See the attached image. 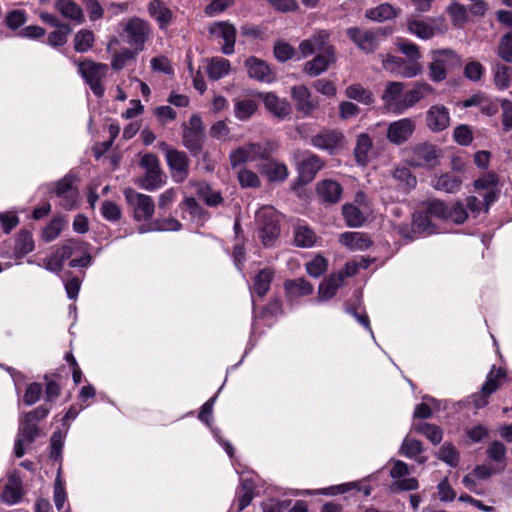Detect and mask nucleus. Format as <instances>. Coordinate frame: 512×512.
Returning a JSON list of instances; mask_svg holds the SVG:
<instances>
[{
	"label": "nucleus",
	"mask_w": 512,
	"mask_h": 512,
	"mask_svg": "<svg viewBox=\"0 0 512 512\" xmlns=\"http://www.w3.org/2000/svg\"><path fill=\"white\" fill-rule=\"evenodd\" d=\"M182 227V224L175 218H165V219H157L155 220L150 229H145L144 227L139 228L140 233H145L147 231H178Z\"/></svg>",
	"instance_id": "nucleus-48"
},
{
	"label": "nucleus",
	"mask_w": 512,
	"mask_h": 512,
	"mask_svg": "<svg viewBox=\"0 0 512 512\" xmlns=\"http://www.w3.org/2000/svg\"><path fill=\"white\" fill-rule=\"evenodd\" d=\"M62 217H54L42 230V239L45 242H51L56 239L64 228Z\"/></svg>",
	"instance_id": "nucleus-49"
},
{
	"label": "nucleus",
	"mask_w": 512,
	"mask_h": 512,
	"mask_svg": "<svg viewBox=\"0 0 512 512\" xmlns=\"http://www.w3.org/2000/svg\"><path fill=\"white\" fill-rule=\"evenodd\" d=\"M426 122L433 132L445 130L450 124L449 110L443 105L431 106L427 111Z\"/></svg>",
	"instance_id": "nucleus-22"
},
{
	"label": "nucleus",
	"mask_w": 512,
	"mask_h": 512,
	"mask_svg": "<svg viewBox=\"0 0 512 512\" xmlns=\"http://www.w3.org/2000/svg\"><path fill=\"white\" fill-rule=\"evenodd\" d=\"M305 266L310 276L319 277L327 270L328 262L326 258L318 254L311 261L307 262Z\"/></svg>",
	"instance_id": "nucleus-57"
},
{
	"label": "nucleus",
	"mask_w": 512,
	"mask_h": 512,
	"mask_svg": "<svg viewBox=\"0 0 512 512\" xmlns=\"http://www.w3.org/2000/svg\"><path fill=\"white\" fill-rule=\"evenodd\" d=\"M277 149L274 141L266 140L261 143L249 142L232 150L229 160L232 168H236L246 162L268 159Z\"/></svg>",
	"instance_id": "nucleus-1"
},
{
	"label": "nucleus",
	"mask_w": 512,
	"mask_h": 512,
	"mask_svg": "<svg viewBox=\"0 0 512 512\" xmlns=\"http://www.w3.org/2000/svg\"><path fill=\"white\" fill-rule=\"evenodd\" d=\"M493 81L497 89L504 91L511 86L512 68L502 63H496L493 68Z\"/></svg>",
	"instance_id": "nucleus-36"
},
{
	"label": "nucleus",
	"mask_w": 512,
	"mask_h": 512,
	"mask_svg": "<svg viewBox=\"0 0 512 512\" xmlns=\"http://www.w3.org/2000/svg\"><path fill=\"white\" fill-rule=\"evenodd\" d=\"M274 275V270L270 268L261 269L253 278L252 292L260 298L264 297L270 289Z\"/></svg>",
	"instance_id": "nucleus-32"
},
{
	"label": "nucleus",
	"mask_w": 512,
	"mask_h": 512,
	"mask_svg": "<svg viewBox=\"0 0 512 512\" xmlns=\"http://www.w3.org/2000/svg\"><path fill=\"white\" fill-rule=\"evenodd\" d=\"M412 165L417 167H435L438 164L439 152L435 145L420 143L413 148Z\"/></svg>",
	"instance_id": "nucleus-18"
},
{
	"label": "nucleus",
	"mask_w": 512,
	"mask_h": 512,
	"mask_svg": "<svg viewBox=\"0 0 512 512\" xmlns=\"http://www.w3.org/2000/svg\"><path fill=\"white\" fill-rule=\"evenodd\" d=\"M265 160L266 162L261 163L258 169L269 182H283L287 179L289 172L285 164L272 160L270 157Z\"/></svg>",
	"instance_id": "nucleus-25"
},
{
	"label": "nucleus",
	"mask_w": 512,
	"mask_h": 512,
	"mask_svg": "<svg viewBox=\"0 0 512 512\" xmlns=\"http://www.w3.org/2000/svg\"><path fill=\"white\" fill-rule=\"evenodd\" d=\"M460 65V59L450 49L433 52L432 61L429 64V77L435 82L443 81L447 72Z\"/></svg>",
	"instance_id": "nucleus-7"
},
{
	"label": "nucleus",
	"mask_w": 512,
	"mask_h": 512,
	"mask_svg": "<svg viewBox=\"0 0 512 512\" xmlns=\"http://www.w3.org/2000/svg\"><path fill=\"white\" fill-rule=\"evenodd\" d=\"M413 429L419 433L424 435L427 439H429L434 445L439 444L442 441L443 433L439 426L420 422L413 426Z\"/></svg>",
	"instance_id": "nucleus-44"
},
{
	"label": "nucleus",
	"mask_w": 512,
	"mask_h": 512,
	"mask_svg": "<svg viewBox=\"0 0 512 512\" xmlns=\"http://www.w3.org/2000/svg\"><path fill=\"white\" fill-rule=\"evenodd\" d=\"M123 30L127 37V43L139 52L144 50L145 43L150 39L152 33L150 24L139 17L130 18Z\"/></svg>",
	"instance_id": "nucleus-10"
},
{
	"label": "nucleus",
	"mask_w": 512,
	"mask_h": 512,
	"mask_svg": "<svg viewBox=\"0 0 512 512\" xmlns=\"http://www.w3.org/2000/svg\"><path fill=\"white\" fill-rule=\"evenodd\" d=\"M344 135L338 130H323L312 136L311 144L320 150L328 151L333 154L343 145Z\"/></svg>",
	"instance_id": "nucleus-14"
},
{
	"label": "nucleus",
	"mask_w": 512,
	"mask_h": 512,
	"mask_svg": "<svg viewBox=\"0 0 512 512\" xmlns=\"http://www.w3.org/2000/svg\"><path fill=\"white\" fill-rule=\"evenodd\" d=\"M291 97L296 103L297 111L305 117L312 115L318 108V100L312 97L310 90L305 85L292 87Z\"/></svg>",
	"instance_id": "nucleus-15"
},
{
	"label": "nucleus",
	"mask_w": 512,
	"mask_h": 512,
	"mask_svg": "<svg viewBox=\"0 0 512 512\" xmlns=\"http://www.w3.org/2000/svg\"><path fill=\"white\" fill-rule=\"evenodd\" d=\"M94 41L95 35L93 31L89 29H82L74 36V49L79 53H85L93 47Z\"/></svg>",
	"instance_id": "nucleus-45"
},
{
	"label": "nucleus",
	"mask_w": 512,
	"mask_h": 512,
	"mask_svg": "<svg viewBox=\"0 0 512 512\" xmlns=\"http://www.w3.org/2000/svg\"><path fill=\"white\" fill-rule=\"evenodd\" d=\"M102 216L111 222L118 221L122 216L120 207L112 201H104L101 206Z\"/></svg>",
	"instance_id": "nucleus-63"
},
{
	"label": "nucleus",
	"mask_w": 512,
	"mask_h": 512,
	"mask_svg": "<svg viewBox=\"0 0 512 512\" xmlns=\"http://www.w3.org/2000/svg\"><path fill=\"white\" fill-rule=\"evenodd\" d=\"M244 66L247 70L248 76L260 82L270 83L275 79V74L269 65L255 57L250 56L245 60Z\"/></svg>",
	"instance_id": "nucleus-17"
},
{
	"label": "nucleus",
	"mask_w": 512,
	"mask_h": 512,
	"mask_svg": "<svg viewBox=\"0 0 512 512\" xmlns=\"http://www.w3.org/2000/svg\"><path fill=\"white\" fill-rule=\"evenodd\" d=\"M284 289L289 297L306 296L313 292V286L304 278L286 280Z\"/></svg>",
	"instance_id": "nucleus-38"
},
{
	"label": "nucleus",
	"mask_w": 512,
	"mask_h": 512,
	"mask_svg": "<svg viewBox=\"0 0 512 512\" xmlns=\"http://www.w3.org/2000/svg\"><path fill=\"white\" fill-rule=\"evenodd\" d=\"M149 15L154 18L161 29L166 28L173 20L172 10L161 0H153L148 4Z\"/></svg>",
	"instance_id": "nucleus-29"
},
{
	"label": "nucleus",
	"mask_w": 512,
	"mask_h": 512,
	"mask_svg": "<svg viewBox=\"0 0 512 512\" xmlns=\"http://www.w3.org/2000/svg\"><path fill=\"white\" fill-rule=\"evenodd\" d=\"M408 30L421 39H429L434 36V28L423 21H410Z\"/></svg>",
	"instance_id": "nucleus-56"
},
{
	"label": "nucleus",
	"mask_w": 512,
	"mask_h": 512,
	"mask_svg": "<svg viewBox=\"0 0 512 512\" xmlns=\"http://www.w3.org/2000/svg\"><path fill=\"white\" fill-rule=\"evenodd\" d=\"M455 142L461 146H468L473 141V133L468 125H459L453 131Z\"/></svg>",
	"instance_id": "nucleus-61"
},
{
	"label": "nucleus",
	"mask_w": 512,
	"mask_h": 512,
	"mask_svg": "<svg viewBox=\"0 0 512 512\" xmlns=\"http://www.w3.org/2000/svg\"><path fill=\"white\" fill-rule=\"evenodd\" d=\"M55 8L63 17L78 25L85 22L82 8L73 0H57Z\"/></svg>",
	"instance_id": "nucleus-28"
},
{
	"label": "nucleus",
	"mask_w": 512,
	"mask_h": 512,
	"mask_svg": "<svg viewBox=\"0 0 512 512\" xmlns=\"http://www.w3.org/2000/svg\"><path fill=\"white\" fill-rule=\"evenodd\" d=\"M497 54L505 62H512V31L501 38Z\"/></svg>",
	"instance_id": "nucleus-62"
},
{
	"label": "nucleus",
	"mask_w": 512,
	"mask_h": 512,
	"mask_svg": "<svg viewBox=\"0 0 512 512\" xmlns=\"http://www.w3.org/2000/svg\"><path fill=\"white\" fill-rule=\"evenodd\" d=\"M416 129V122L411 118H402L391 122L387 127L386 138L394 145L406 143Z\"/></svg>",
	"instance_id": "nucleus-12"
},
{
	"label": "nucleus",
	"mask_w": 512,
	"mask_h": 512,
	"mask_svg": "<svg viewBox=\"0 0 512 512\" xmlns=\"http://www.w3.org/2000/svg\"><path fill=\"white\" fill-rule=\"evenodd\" d=\"M22 497L21 487L17 483H11L5 486L2 492V500L8 504H15Z\"/></svg>",
	"instance_id": "nucleus-64"
},
{
	"label": "nucleus",
	"mask_w": 512,
	"mask_h": 512,
	"mask_svg": "<svg viewBox=\"0 0 512 512\" xmlns=\"http://www.w3.org/2000/svg\"><path fill=\"white\" fill-rule=\"evenodd\" d=\"M346 34L350 40L366 54L374 53L378 49L381 40L385 37V33L382 29L369 30L359 27L348 28Z\"/></svg>",
	"instance_id": "nucleus-9"
},
{
	"label": "nucleus",
	"mask_w": 512,
	"mask_h": 512,
	"mask_svg": "<svg viewBox=\"0 0 512 512\" xmlns=\"http://www.w3.org/2000/svg\"><path fill=\"white\" fill-rule=\"evenodd\" d=\"M257 102L250 97L237 98L234 101V115L240 121L250 119L257 111Z\"/></svg>",
	"instance_id": "nucleus-33"
},
{
	"label": "nucleus",
	"mask_w": 512,
	"mask_h": 512,
	"mask_svg": "<svg viewBox=\"0 0 512 512\" xmlns=\"http://www.w3.org/2000/svg\"><path fill=\"white\" fill-rule=\"evenodd\" d=\"M373 149V139L368 133H360L356 137L353 150L355 161L360 166H366L370 160Z\"/></svg>",
	"instance_id": "nucleus-26"
},
{
	"label": "nucleus",
	"mask_w": 512,
	"mask_h": 512,
	"mask_svg": "<svg viewBox=\"0 0 512 512\" xmlns=\"http://www.w3.org/2000/svg\"><path fill=\"white\" fill-rule=\"evenodd\" d=\"M76 252H82L80 258H74L70 261L71 267H86L91 262V256L87 252V245L81 241L68 240L55 252V255L64 263L66 259H69Z\"/></svg>",
	"instance_id": "nucleus-11"
},
{
	"label": "nucleus",
	"mask_w": 512,
	"mask_h": 512,
	"mask_svg": "<svg viewBox=\"0 0 512 512\" xmlns=\"http://www.w3.org/2000/svg\"><path fill=\"white\" fill-rule=\"evenodd\" d=\"M324 165V160L318 155L306 152L298 165L299 175L304 182H311Z\"/></svg>",
	"instance_id": "nucleus-20"
},
{
	"label": "nucleus",
	"mask_w": 512,
	"mask_h": 512,
	"mask_svg": "<svg viewBox=\"0 0 512 512\" xmlns=\"http://www.w3.org/2000/svg\"><path fill=\"white\" fill-rule=\"evenodd\" d=\"M237 178L243 188H258L261 185L258 175L247 168L240 169L238 171Z\"/></svg>",
	"instance_id": "nucleus-55"
},
{
	"label": "nucleus",
	"mask_w": 512,
	"mask_h": 512,
	"mask_svg": "<svg viewBox=\"0 0 512 512\" xmlns=\"http://www.w3.org/2000/svg\"><path fill=\"white\" fill-rule=\"evenodd\" d=\"M197 194L208 206H218L223 201L220 192L212 190L208 185H200Z\"/></svg>",
	"instance_id": "nucleus-54"
},
{
	"label": "nucleus",
	"mask_w": 512,
	"mask_h": 512,
	"mask_svg": "<svg viewBox=\"0 0 512 512\" xmlns=\"http://www.w3.org/2000/svg\"><path fill=\"white\" fill-rule=\"evenodd\" d=\"M35 248L33 235L26 229L20 230L14 239L13 255L16 259H20L31 253Z\"/></svg>",
	"instance_id": "nucleus-30"
},
{
	"label": "nucleus",
	"mask_w": 512,
	"mask_h": 512,
	"mask_svg": "<svg viewBox=\"0 0 512 512\" xmlns=\"http://www.w3.org/2000/svg\"><path fill=\"white\" fill-rule=\"evenodd\" d=\"M403 88L404 86L400 82H389L386 85L382 99L387 108L397 112L406 110V108H402L404 103Z\"/></svg>",
	"instance_id": "nucleus-24"
},
{
	"label": "nucleus",
	"mask_w": 512,
	"mask_h": 512,
	"mask_svg": "<svg viewBox=\"0 0 512 512\" xmlns=\"http://www.w3.org/2000/svg\"><path fill=\"white\" fill-rule=\"evenodd\" d=\"M339 242L352 251H363L372 245L370 237L362 232H345L339 237Z\"/></svg>",
	"instance_id": "nucleus-27"
},
{
	"label": "nucleus",
	"mask_w": 512,
	"mask_h": 512,
	"mask_svg": "<svg viewBox=\"0 0 512 512\" xmlns=\"http://www.w3.org/2000/svg\"><path fill=\"white\" fill-rule=\"evenodd\" d=\"M345 96L349 99L356 100L364 105L374 103L373 93L364 88L361 84H352L345 89Z\"/></svg>",
	"instance_id": "nucleus-41"
},
{
	"label": "nucleus",
	"mask_w": 512,
	"mask_h": 512,
	"mask_svg": "<svg viewBox=\"0 0 512 512\" xmlns=\"http://www.w3.org/2000/svg\"><path fill=\"white\" fill-rule=\"evenodd\" d=\"M139 166L144 170V174L135 180L140 188L155 191L165 184L166 175L156 154L146 153L142 155Z\"/></svg>",
	"instance_id": "nucleus-2"
},
{
	"label": "nucleus",
	"mask_w": 512,
	"mask_h": 512,
	"mask_svg": "<svg viewBox=\"0 0 512 512\" xmlns=\"http://www.w3.org/2000/svg\"><path fill=\"white\" fill-rule=\"evenodd\" d=\"M256 223L263 244L265 246L271 245L280 233L276 210L272 206L261 207L256 212Z\"/></svg>",
	"instance_id": "nucleus-6"
},
{
	"label": "nucleus",
	"mask_w": 512,
	"mask_h": 512,
	"mask_svg": "<svg viewBox=\"0 0 512 512\" xmlns=\"http://www.w3.org/2000/svg\"><path fill=\"white\" fill-rule=\"evenodd\" d=\"M365 15L370 20L382 22L395 17L396 11L392 5L383 3L375 8L367 10Z\"/></svg>",
	"instance_id": "nucleus-47"
},
{
	"label": "nucleus",
	"mask_w": 512,
	"mask_h": 512,
	"mask_svg": "<svg viewBox=\"0 0 512 512\" xmlns=\"http://www.w3.org/2000/svg\"><path fill=\"white\" fill-rule=\"evenodd\" d=\"M258 98L262 100L266 110L279 120H284L290 116L292 108L285 98H279L273 92L258 93Z\"/></svg>",
	"instance_id": "nucleus-13"
},
{
	"label": "nucleus",
	"mask_w": 512,
	"mask_h": 512,
	"mask_svg": "<svg viewBox=\"0 0 512 512\" xmlns=\"http://www.w3.org/2000/svg\"><path fill=\"white\" fill-rule=\"evenodd\" d=\"M423 451L422 443L414 438L406 437L401 445L400 453L408 458H415L420 464H424L427 460L426 457L420 456Z\"/></svg>",
	"instance_id": "nucleus-39"
},
{
	"label": "nucleus",
	"mask_w": 512,
	"mask_h": 512,
	"mask_svg": "<svg viewBox=\"0 0 512 512\" xmlns=\"http://www.w3.org/2000/svg\"><path fill=\"white\" fill-rule=\"evenodd\" d=\"M447 214L446 221H450L458 225L463 224L468 217L464 205L459 201L454 203L452 207H448Z\"/></svg>",
	"instance_id": "nucleus-60"
},
{
	"label": "nucleus",
	"mask_w": 512,
	"mask_h": 512,
	"mask_svg": "<svg viewBox=\"0 0 512 512\" xmlns=\"http://www.w3.org/2000/svg\"><path fill=\"white\" fill-rule=\"evenodd\" d=\"M316 192L322 202L336 204L341 199L343 189L337 181L325 179L317 184Z\"/></svg>",
	"instance_id": "nucleus-23"
},
{
	"label": "nucleus",
	"mask_w": 512,
	"mask_h": 512,
	"mask_svg": "<svg viewBox=\"0 0 512 512\" xmlns=\"http://www.w3.org/2000/svg\"><path fill=\"white\" fill-rule=\"evenodd\" d=\"M209 33L217 38L224 40L221 51L225 55L234 53L236 41V28L229 22H217L209 27Z\"/></svg>",
	"instance_id": "nucleus-16"
},
{
	"label": "nucleus",
	"mask_w": 512,
	"mask_h": 512,
	"mask_svg": "<svg viewBox=\"0 0 512 512\" xmlns=\"http://www.w3.org/2000/svg\"><path fill=\"white\" fill-rule=\"evenodd\" d=\"M462 185V179L454 174L444 173L436 177L432 186L439 191L456 193Z\"/></svg>",
	"instance_id": "nucleus-34"
},
{
	"label": "nucleus",
	"mask_w": 512,
	"mask_h": 512,
	"mask_svg": "<svg viewBox=\"0 0 512 512\" xmlns=\"http://www.w3.org/2000/svg\"><path fill=\"white\" fill-rule=\"evenodd\" d=\"M206 71L209 79L219 80L229 73L230 62L223 57H214L208 61Z\"/></svg>",
	"instance_id": "nucleus-37"
},
{
	"label": "nucleus",
	"mask_w": 512,
	"mask_h": 512,
	"mask_svg": "<svg viewBox=\"0 0 512 512\" xmlns=\"http://www.w3.org/2000/svg\"><path fill=\"white\" fill-rule=\"evenodd\" d=\"M343 284V274H332L329 278L324 279L319 286V297L329 299L333 297L338 288Z\"/></svg>",
	"instance_id": "nucleus-40"
},
{
	"label": "nucleus",
	"mask_w": 512,
	"mask_h": 512,
	"mask_svg": "<svg viewBox=\"0 0 512 512\" xmlns=\"http://www.w3.org/2000/svg\"><path fill=\"white\" fill-rule=\"evenodd\" d=\"M123 193L135 221L141 222L152 219L155 212V203L151 196L139 193L132 188H125Z\"/></svg>",
	"instance_id": "nucleus-5"
},
{
	"label": "nucleus",
	"mask_w": 512,
	"mask_h": 512,
	"mask_svg": "<svg viewBox=\"0 0 512 512\" xmlns=\"http://www.w3.org/2000/svg\"><path fill=\"white\" fill-rule=\"evenodd\" d=\"M433 88L426 82H418L415 86L404 94V103L402 108H410L433 93Z\"/></svg>",
	"instance_id": "nucleus-31"
},
{
	"label": "nucleus",
	"mask_w": 512,
	"mask_h": 512,
	"mask_svg": "<svg viewBox=\"0 0 512 512\" xmlns=\"http://www.w3.org/2000/svg\"><path fill=\"white\" fill-rule=\"evenodd\" d=\"M39 435L38 424L29 421L25 417L20 420V427L18 431L19 437L25 439L27 443H32Z\"/></svg>",
	"instance_id": "nucleus-51"
},
{
	"label": "nucleus",
	"mask_w": 512,
	"mask_h": 512,
	"mask_svg": "<svg viewBox=\"0 0 512 512\" xmlns=\"http://www.w3.org/2000/svg\"><path fill=\"white\" fill-rule=\"evenodd\" d=\"M504 375L502 369L495 371L493 368L490 371L486 382L482 386L481 394L473 396V402L476 408H482L488 404V397L498 389V379L504 377Z\"/></svg>",
	"instance_id": "nucleus-21"
},
{
	"label": "nucleus",
	"mask_w": 512,
	"mask_h": 512,
	"mask_svg": "<svg viewBox=\"0 0 512 512\" xmlns=\"http://www.w3.org/2000/svg\"><path fill=\"white\" fill-rule=\"evenodd\" d=\"M317 240L315 232L305 225H299L294 230V243L298 247H312Z\"/></svg>",
	"instance_id": "nucleus-42"
},
{
	"label": "nucleus",
	"mask_w": 512,
	"mask_h": 512,
	"mask_svg": "<svg viewBox=\"0 0 512 512\" xmlns=\"http://www.w3.org/2000/svg\"><path fill=\"white\" fill-rule=\"evenodd\" d=\"M342 214L349 227H360L366 220L361 210L353 204H345L342 207Z\"/></svg>",
	"instance_id": "nucleus-46"
},
{
	"label": "nucleus",
	"mask_w": 512,
	"mask_h": 512,
	"mask_svg": "<svg viewBox=\"0 0 512 512\" xmlns=\"http://www.w3.org/2000/svg\"><path fill=\"white\" fill-rule=\"evenodd\" d=\"M138 53L139 51H137L134 48H125L121 50L113 56L111 61V67L116 71L123 69L127 62L132 61L136 58Z\"/></svg>",
	"instance_id": "nucleus-52"
},
{
	"label": "nucleus",
	"mask_w": 512,
	"mask_h": 512,
	"mask_svg": "<svg viewBox=\"0 0 512 512\" xmlns=\"http://www.w3.org/2000/svg\"><path fill=\"white\" fill-rule=\"evenodd\" d=\"M77 181L76 175L68 173L63 178L48 185V191L61 199V206L66 210L75 207L78 197V190L74 183Z\"/></svg>",
	"instance_id": "nucleus-8"
},
{
	"label": "nucleus",
	"mask_w": 512,
	"mask_h": 512,
	"mask_svg": "<svg viewBox=\"0 0 512 512\" xmlns=\"http://www.w3.org/2000/svg\"><path fill=\"white\" fill-rule=\"evenodd\" d=\"M412 230L416 233H433L430 215L426 211L425 213L417 212L413 214Z\"/></svg>",
	"instance_id": "nucleus-53"
},
{
	"label": "nucleus",
	"mask_w": 512,
	"mask_h": 512,
	"mask_svg": "<svg viewBox=\"0 0 512 512\" xmlns=\"http://www.w3.org/2000/svg\"><path fill=\"white\" fill-rule=\"evenodd\" d=\"M438 458L448 465L455 467L459 462V453L453 445L445 443L439 450Z\"/></svg>",
	"instance_id": "nucleus-59"
},
{
	"label": "nucleus",
	"mask_w": 512,
	"mask_h": 512,
	"mask_svg": "<svg viewBox=\"0 0 512 512\" xmlns=\"http://www.w3.org/2000/svg\"><path fill=\"white\" fill-rule=\"evenodd\" d=\"M160 149L165 154L167 166L173 180L177 183L184 182L189 175L190 159L186 152L172 148L166 142L159 143Z\"/></svg>",
	"instance_id": "nucleus-4"
},
{
	"label": "nucleus",
	"mask_w": 512,
	"mask_h": 512,
	"mask_svg": "<svg viewBox=\"0 0 512 512\" xmlns=\"http://www.w3.org/2000/svg\"><path fill=\"white\" fill-rule=\"evenodd\" d=\"M423 206L430 217L446 221L448 206L443 201L436 199L428 200L427 202H423Z\"/></svg>",
	"instance_id": "nucleus-50"
},
{
	"label": "nucleus",
	"mask_w": 512,
	"mask_h": 512,
	"mask_svg": "<svg viewBox=\"0 0 512 512\" xmlns=\"http://www.w3.org/2000/svg\"><path fill=\"white\" fill-rule=\"evenodd\" d=\"M182 143L193 155H197L202 150L204 133L191 131L186 128V123H183Z\"/></svg>",
	"instance_id": "nucleus-35"
},
{
	"label": "nucleus",
	"mask_w": 512,
	"mask_h": 512,
	"mask_svg": "<svg viewBox=\"0 0 512 512\" xmlns=\"http://www.w3.org/2000/svg\"><path fill=\"white\" fill-rule=\"evenodd\" d=\"M74 63L78 67L79 74L89 85L94 95L98 98H101L105 92L103 80L108 74V65L89 59L83 61H75Z\"/></svg>",
	"instance_id": "nucleus-3"
},
{
	"label": "nucleus",
	"mask_w": 512,
	"mask_h": 512,
	"mask_svg": "<svg viewBox=\"0 0 512 512\" xmlns=\"http://www.w3.org/2000/svg\"><path fill=\"white\" fill-rule=\"evenodd\" d=\"M336 62L335 48H328L326 53H320L304 65L303 71L310 77L324 73L330 65Z\"/></svg>",
	"instance_id": "nucleus-19"
},
{
	"label": "nucleus",
	"mask_w": 512,
	"mask_h": 512,
	"mask_svg": "<svg viewBox=\"0 0 512 512\" xmlns=\"http://www.w3.org/2000/svg\"><path fill=\"white\" fill-rule=\"evenodd\" d=\"M393 178L398 182V187L404 192H409L417 185V179L411 171L406 168H396L392 173Z\"/></svg>",
	"instance_id": "nucleus-43"
},
{
	"label": "nucleus",
	"mask_w": 512,
	"mask_h": 512,
	"mask_svg": "<svg viewBox=\"0 0 512 512\" xmlns=\"http://www.w3.org/2000/svg\"><path fill=\"white\" fill-rule=\"evenodd\" d=\"M57 28V30L52 31L48 35V43L54 47L64 45L67 42L68 35L71 33V28L68 24H62Z\"/></svg>",
	"instance_id": "nucleus-58"
}]
</instances>
